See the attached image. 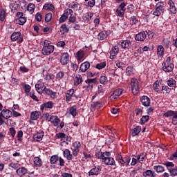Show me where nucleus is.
<instances>
[{
    "instance_id": "39448f33",
    "label": "nucleus",
    "mask_w": 177,
    "mask_h": 177,
    "mask_svg": "<svg viewBox=\"0 0 177 177\" xmlns=\"http://www.w3.org/2000/svg\"><path fill=\"white\" fill-rule=\"evenodd\" d=\"M24 35H22L21 32H14L10 36L11 41L16 42L18 39V44H21L24 39H23Z\"/></svg>"
},
{
    "instance_id": "79ce46f5",
    "label": "nucleus",
    "mask_w": 177,
    "mask_h": 177,
    "mask_svg": "<svg viewBox=\"0 0 177 177\" xmlns=\"http://www.w3.org/2000/svg\"><path fill=\"white\" fill-rule=\"evenodd\" d=\"M153 91H155V92H157L158 93H161V91H160V81L157 80L155 82L153 85Z\"/></svg>"
},
{
    "instance_id": "f03ea898",
    "label": "nucleus",
    "mask_w": 177,
    "mask_h": 177,
    "mask_svg": "<svg viewBox=\"0 0 177 177\" xmlns=\"http://www.w3.org/2000/svg\"><path fill=\"white\" fill-rule=\"evenodd\" d=\"M116 161H118L120 167H129V162H131V158L129 156L122 157V156L118 155L116 157Z\"/></svg>"
},
{
    "instance_id": "603ef678",
    "label": "nucleus",
    "mask_w": 177,
    "mask_h": 177,
    "mask_svg": "<svg viewBox=\"0 0 177 177\" xmlns=\"http://www.w3.org/2000/svg\"><path fill=\"white\" fill-rule=\"evenodd\" d=\"M8 167H10V168H12V169L17 171V169H19V167H20V164L17 162H11L8 165Z\"/></svg>"
},
{
    "instance_id": "423d86ee",
    "label": "nucleus",
    "mask_w": 177,
    "mask_h": 177,
    "mask_svg": "<svg viewBox=\"0 0 177 177\" xmlns=\"http://www.w3.org/2000/svg\"><path fill=\"white\" fill-rule=\"evenodd\" d=\"M84 82L87 84V85L83 86L82 88L84 89V91H89V89H93V84H96L97 82V80L96 78H88L84 81Z\"/></svg>"
},
{
    "instance_id": "e2e57ef3",
    "label": "nucleus",
    "mask_w": 177,
    "mask_h": 177,
    "mask_svg": "<svg viewBox=\"0 0 177 177\" xmlns=\"http://www.w3.org/2000/svg\"><path fill=\"white\" fill-rule=\"evenodd\" d=\"M75 21H77V17H75V15H72L69 17L68 24H71V23H75Z\"/></svg>"
},
{
    "instance_id": "a18cd8bd",
    "label": "nucleus",
    "mask_w": 177,
    "mask_h": 177,
    "mask_svg": "<svg viewBox=\"0 0 177 177\" xmlns=\"http://www.w3.org/2000/svg\"><path fill=\"white\" fill-rule=\"evenodd\" d=\"M59 161V156L54 155L50 158V163L52 165L56 164Z\"/></svg>"
},
{
    "instance_id": "052dcab7",
    "label": "nucleus",
    "mask_w": 177,
    "mask_h": 177,
    "mask_svg": "<svg viewBox=\"0 0 177 177\" xmlns=\"http://www.w3.org/2000/svg\"><path fill=\"white\" fill-rule=\"evenodd\" d=\"M145 32L146 35H148L149 39L154 38V32L150 30H147Z\"/></svg>"
},
{
    "instance_id": "a878e982",
    "label": "nucleus",
    "mask_w": 177,
    "mask_h": 177,
    "mask_svg": "<svg viewBox=\"0 0 177 177\" xmlns=\"http://www.w3.org/2000/svg\"><path fill=\"white\" fill-rule=\"evenodd\" d=\"M167 3L169 6L171 13H172L173 15H176V7L175 6V3L174 2V1L169 0Z\"/></svg>"
},
{
    "instance_id": "3c124183",
    "label": "nucleus",
    "mask_w": 177,
    "mask_h": 177,
    "mask_svg": "<svg viewBox=\"0 0 177 177\" xmlns=\"http://www.w3.org/2000/svg\"><path fill=\"white\" fill-rule=\"evenodd\" d=\"M27 10L30 12V13H34L35 10V4L30 3L27 6Z\"/></svg>"
},
{
    "instance_id": "69168bd1",
    "label": "nucleus",
    "mask_w": 177,
    "mask_h": 177,
    "mask_svg": "<svg viewBox=\"0 0 177 177\" xmlns=\"http://www.w3.org/2000/svg\"><path fill=\"white\" fill-rule=\"evenodd\" d=\"M35 20H36V21H38L39 23H40V21H42V15L40 14V12H37L35 15Z\"/></svg>"
},
{
    "instance_id": "a211bd4d",
    "label": "nucleus",
    "mask_w": 177,
    "mask_h": 177,
    "mask_svg": "<svg viewBox=\"0 0 177 177\" xmlns=\"http://www.w3.org/2000/svg\"><path fill=\"white\" fill-rule=\"evenodd\" d=\"M91 67V63L89 62H84L81 64L79 73H85Z\"/></svg>"
},
{
    "instance_id": "774afa93",
    "label": "nucleus",
    "mask_w": 177,
    "mask_h": 177,
    "mask_svg": "<svg viewBox=\"0 0 177 177\" xmlns=\"http://www.w3.org/2000/svg\"><path fill=\"white\" fill-rule=\"evenodd\" d=\"M52 20V12H48L45 15V21L49 23Z\"/></svg>"
},
{
    "instance_id": "c756f323",
    "label": "nucleus",
    "mask_w": 177,
    "mask_h": 177,
    "mask_svg": "<svg viewBox=\"0 0 177 177\" xmlns=\"http://www.w3.org/2000/svg\"><path fill=\"white\" fill-rule=\"evenodd\" d=\"M44 136H45V133L44 131H40V132L37 133L33 136V139L36 142H41V140H42V138H44Z\"/></svg>"
},
{
    "instance_id": "20e7f679",
    "label": "nucleus",
    "mask_w": 177,
    "mask_h": 177,
    "mask_svg": "<svg viewBox=\"0 0 177 177\" xmlns=\"http://www.w3.org/2000/svg\"><path fill=\"white\" fill-rule=\"evenodd\" d=\"M131 91L133 95H138L140 91L139 87V81L136 78H132L131 80Z\"/></svg>"
},
{
    "instance_id": "4c0bfd02",
    "label": "nucleus",
    "mask_w": 177,
    "mask_h": 177,
    "mask_svg": "<svg viewBox=\"0 0 177 177\" xmlns=\"http://www.w3.org/2000/svg\"><path fill=\"white\" fill-rule=\"evenodd\" d=\"M153 169L157 174H162L165 171V168L161 165L153 166Z\"/></svg>"
},
{
    "instance_id": "dca6fc26",
    "label": "nucleus",
    "mask_w": 177,
    "mask_h": 177,
    "mask_svg": "<svg viewBox=\"0 0 177 177\" xmlns=\"http://www.w3.org/2000/svg\"><path fill=\"white\" fill-rule=\"evenodd\" d=\"M131 46L132 41L128 39L123 40L120 44L122 49H124V50H129V48H131Z\"/></svg>"
},
{
    "instance_id": "338daca9",
    "label": "nucleus",
    "mask_w": 177,
    "mask_h": 177,
    "mask_svg": "<svg viewBox=\"0 0 177 177\" xmlns=\"http://www.w3.org/2000/svg\"><path fill=\"white\" fill-rule=\"evenodd\" d=\"M163 116L166 117L167 118H168V117H173L174 116V111H172V110L167 111L166 113H165L163 114Z\"/></svg>"
},
{
    "instance_id": "c85d7f7f",
    "label": "nucleus",
    "mask_w": 177,
    "mask_h": 177,
    "mask_svg": "<svg viewBox=\"0 0 177 177\" xmlns=\"http://www.w3.org/2000/svg\"><path fill=\"white\" fill-rule=\"evenodd\" d=\"M142 175L144 177H156L157 174H156V171L152 170H146L143 171Z\"/></svg>"
},
{
    "instance_id": "49530a36",
    "label": "nucleus",
    "mask_w": 177,
    "mask_h": 177,
    "mask_svg": "<svg viewBox=\"0 0 177 177\" xmlns=\"http://www.w3.org/2000/svg\"><path fill=\"white\" fill-rule=\"evenodd\" d=\"M126 74L129 77L130 75H132L133 74V66H129L126 68Z\"/></svg>"
},
{
    "instance_id": "bb28decb",
    "label": "nucleus",
    "mask_w": 177,
    "mask_h": 177,
    "mask_svg": "<svg viewBox=\"0 0 177 177\" xmlns=\"http://www.w3.org/2000/svg\"><path fill=\"white\" fill-rule=\"evenodd\" d=\"M108 37L109 35L107 34V31L103 30L97 35V39H98V41H103L104 39H106V38H107Z\"/></svg>"
},
{
    "instance_id": "8fccbe9b",
    "label": "nucleus",
    "mask_w": 177,
    "mask_h": 177,
    "mask_svg": "<svg viewBox=\"0 0 177 177\" xmlns=\"http://www.w3.org/2000/svg\"><path fill=\"white\" fill-rule=\"evenodd\" d=\"M5 19H6V11L1 9L0 11V21H5Z\"/></svg>"
},
{
    "instance_id": "393cba45",
    "label": "nucleus",
    "mask_w": 177,
    "mask_h": 177,
    "mask_svg": "<svg viewBox=\"0 0 177 177\" xmlns=\"http://www.w3.org/2000/svg\"><path fill=\"white\" fill-rule=\"evenodd\" d=\"M142 131V127L137 126L135 128L131 129V135L133 138H135V136H138L139 133Z\"/></svg>"
},
{
    "instance_id": "13d9d810",
    "label": "nucleus",
    "mask_w": 177,
    "mask_h": 177,
    "mask_svg": "<svg viewBox=\"0 0 177 177\" xmlns=\"http://www.w3.org/2000/svg\"><path fill=\"white\" fill-rule=\"evenodd\" d=\"M131 24L132 26L138 24L139 20L138 19V17L136 16H131L130 18Z\"/></svg>"
},
{
    "instance_id": "cd10ccee",
    "label": "nucleus",
    "mask_w": 177,
    "mask_h": 177,
    "mask_svg": "<svg viewBox=\"0 0 177 177\" xmlns=\"http://www.w3.org/2000/svg\"><path fill=\"white\" fill-rule=\"evenodd\" d=\"M124 88H118L113 91V93L111 95V97L113 99H118L120 96L122 94Z\"/></svg>"
},
{
    "instance_id": "6ab92c4d",
    "label": "nucleus",
    "mask_w": 177,
    "mask_h": 177,
    "mask_svg": "<svg viewBox=\"0 0 177 177\" xmlns=\"http://www.w3.org/2000/svg\"><path fill=\"white\" fill-rule=\"evenodd\" d=\"M157 55L160 59H162L164 57V55H165V48H164V46L162 45H159L157 46L156 49Z\"/></svg>"
},
{
    "instance_id": "ea45409f",
    "label": "nucleus",
    "mask_w": 177,
    "mask_h": 177,
    "mask_svg": "<svg viewBox=\"0 0 177 177\" xmlns=\"http://www.w3.org/2000/svg\"><path fill=\"white\" fill-rule=\"evenodd\" d=\"M23 88L24 89L25 93L26 95L29 94L31 92V86L30 84L22 83Z\"/></svg>"
},
{
    "instance_id": "72a5a7b5",
    "label": "nucleus",
    "mask_w": 177,
    "mask_h": 177,
    "mask_svg": "<svg viewBox=\"0 0 177 177\" xmlns=\"http://www.w3.org/2000/svg\"><path fill=\"white\" fill-rule=\"evenodd\" d=\"M4 111V119L5 120H8L9 118H12V117H13V113L12 112V111L9 110V109H3Z\"/></svg>"
},
{
    "instance_id": "9b49d317",
    "label": "nucleus",
    "mask_w": 177,
    "mask_h": 177,
    "mask_svg": "<svg viewBox=\"0 0 177 177\" xmlns=\"http://www.w3.org/2000/svg\"><path fill=\"white\" fill-rule=\"evenodd\" d=\"M146 38H147V35H146L145 31L140 32L135 36V40L138 41V42L145 41V39H146Z\"/></svg>"
},
{
    "instance_id": "ddd939ff",
    "label": "nucleus",
    "mask_w": 177,
    "mask_h": 177,
    "mask_svg": "<svg viewBox=\"0 0 177 177\" xmlns=\"http://www.w3.org/2000/svg\"><path fill=\"white\" fill-rule=\"evenodd\" d=\"M55 105V103L52 101H48L47 102L43 103L40 106V110L41 111H44V110H46V109H48L49 110H52L53 109V106Z\"/></svg>"
},
{
    "instance_id": "f8f14e48",
    "label": "nucleus",
    "mask_w": 177,
    "mask_h": 177,
    "mask_svg": "<svg viewBox=\"0 0 177 177\" xmlns=\"http://www.w3.org/2000/svg\"><path fill=\"white\" fill-rule=\"evenodd\" d=\"M75 93V91L73 88L68 90L65 93L66 102H71L73 100V97H74Z\"/></svg>"
},
{
    "instance_id": "c03bdc74",
    "label": "nucleus",
    "mask_w": 177,
    "mask_h": 177,
    "mask_svg": "<svg viewBox=\"0 0 177 177\" xmlns=\"http://www.w3.org/2000/svg\"><path fill=\"white\" fill-rule=\"evenodd\" d=\"M168 171L171 175V176H177V165L174 168H169Z\"/></svg>"
},
{
    "instance_id": "2eb2a0df",
    "label": "nucleus",
    "mask_w": 177,
    "mask_h": 177,
    "mask_svg": "<svg viewBox=\"0 0 177 177\" xmlns=\"http://www.w3.org/2000/svg\"><path fill=\"white\" fill-rule=\"evenodd\" d=\"M28 172V170L25 167H19L16 170V174L19 177H23L27 175Z\"/></svg>"
},
{
    "instance_id": "b1692460",
    "label": "nucleus",
    "mask_w": 177,
    "mask_h": 177,
    "mask_svg": "<svg viewBox=\"0 0 177 177\" xmlns=\"http://www.w3.org/2000/svg\"><path fill=\"white\" fill-rule=\"evenodd\" d=\"M83 156L84 160H88L89 158L90 160L93 158V155L92 154V152L91 151L88 150V149H84L83 150Z\"/></svg>"
},
{
    "instance_id": "5fc2aeb1",
    "label": "nucleus",
    "mask_w": 177,
    "mask_h": 177,
    "mask_svg": "<svg viewBox=\"0 0 177 177\" xmlns=\"http://www.w3.org/2000/svg\"><path fill=\"white\" fill-rule=\"evenodd\" d=\"M65 75H66V73L63 71H59L56 75V79L58 80V81H60V80H63Z\"/></svg>"
},
{
    "instance_id": "680f3d73",
    "label": "nucleus",
    "mask_w": 177,
    "mask_h": 177,
    "mask_svg": "<svg viewBox=\"0 0 177 177\" xmlns=\"http://www.w3.org/2000/svg\"><path fill=\"white\" fill-rule=\"evenodd\" d=\"M109 82V80H107V77L106 76H101L100 77V83L102 84L103 85H106Z\"/></svg>"
},
{
    "instance_id": "864d4df0",
    "label": "nucleus",
    "mask_w": 177,
    "mask_h": 177,
    "mask_svg": "<svg viewBox=\"0 0 177 177\" xmlns=\"http://www.w3.org/2000/svg\"><path fill=\"white\" fill-rule=\"evenodd\" d=\"M16 21H19L20 26H24L27 21V18L26 17H22L21 18L16 19Z\"/></svg>"
},
{
    "instance_id": "58836bf2",
    "label": "nucleus",
    "mask_w": 177,
    "mask_h": 177,
    "mask_svg": "<svg viewBox=\"0 0 177 177\" xmlns=\"http://www.w3.org/2000/svg\"><path fill=\"white\" fill-rule=\"evenodd\" d=\"M43 9L44 10H55V6L52 3H46L44 6Z\"/></svg>"
},
{
    "instance_id": "aec40b11",
    "label": "nucleus",
    "mask_w": 177,
    "mask_h": 177,
    "mask_svg": "<svg viewBox=\"0 0 177 177\" xmlns=\"http://www.w3.org/2000/svg\"><path fill=\"white\" fill-rule=\"evenodd\" d=\"M35 86L36 88L37 92H38V93H40V95H42V93L45 92V89H46V86H45V84H44L43 83L36 84Z\"/></svg>"
},
{
    "instance_id": "4d7b16f0",
    "label": "nucleus",
    "mask_w": 177,
    "mask_h": 177,
    "mask_svg": "<svg viewBox=\"0 0 177 177\" xmlns=\"http://www.w3.org/2000/svg\"><path fill=\"white\" fill-rule=\"evenodd\" d=\"M106 66V62H100V64H97L95 68H97V70H102V68H104Z\"/></svg>"
},
{
    "instance_id": "473e14b6",
    "label": "nucleus",
    "mask_w": 177,
    "mask_h": 177,
    "mask_svg": "<svg viewBox=\"0 0 177 177\" xmlns=\"http://www.w3.org/2000/svg\"><path fill=\"white\" fill-rule=\"evenodd\" d=\"M39 115H41V112L37 111H32L30 113V120L35 121L39 118Z\"/></svg>"
},
{
    "instance_id": "9d476101",
    "label": "nucleus",
    "mask_w": 177,
    "mask_h": 177,
    "mask_svg": "<svg viewBox=\"0 0 177 177\" xmlns=\"http://www.w3.org/2000/svg\"><path fill=\"white\" fill-rule=\"evenodd\" d=\"M101 171H102V167L99 165L95 166L88 171V176H93L94 175H95V176H97V175L100 174Z\"/></svg>"
},
{
    "instance_id": "7c9ffc66",
    "label": "nucleus",
    "mask_w": 177,
    "mask_h": 177,
    "mask_svg": "<svg viewBox=\"0 0 177 177\" xmlns=\"http://www.w3.org/2000/svg\"><path fill=\"white\" fill-rule=\"evenodd\" d=\"M34 166L36 167V168H41V167H42V159L39 157H35Z\"/></svg>"
},
{
    "instance_id": "f257e3e1",
    "label": "nucleus",
    "mask_w": 177,
    "mask_h": 177,
    "mask_svg": "<svg viewBox=\"0 0 177 177\" xmlns=\"http://www.w3.org/2000/svg\"><path fill=\"white\" fill-rule=\"evenodd\" d=\"M52 42L49 40H45L44 41L43 48L41 50V53L44 56H48L51 53H53L55 50V46L51 45Z\"/></svg>"
},
{
    "instance_id": "de8ad7c7",
    "label": "nucleus",
    "mask_w": 177,
    "mask_h": 177,
    "mask_svg": "<svg viewBox=\"0 0 177 177\" xmlns=\"http://www.w3.org/2000/svg\"><path fill=\"white\" fill-rule=\"evenodd\" d=\"M120 52V48H118V46H114L112 47L110 54L111 55H118Z\"/></svg>"
},
{
    "instance_id": "f704fd0d",
    "label": "nucleus",
    "mask_w": 177,
    "mask_h": 177,
    "mask_svg": "<svg viewBox=\"0 0 177 177\" xmlns=\"http://www.w3.org/2000/svg\"><path fill=\"white\" fill-rule=\"evenodd\" d=\"M95 156L96 157V158H97L98 160H102L104 158L105 156H106V152H101L99 150H97L95 151Z\"/></svg>"
},
{
    "instance_id": "6e6d98bb",
    "label": "nucleus",
    "mask_w": 177,
    "mask_h": 177,
    "mask_svg": "<svg viewBox=\"0 0 177 177\" xmlns=\"http://www.w3.org/2000/svg\"><path fill=\"white\" fill-rule=\"evenodd\" d=\"M64 15L68 18V16H73L74 15V11L70 8H67L64 10Z\"/></svg>"
},
{
    "instance_id": "37998d69",
    "label": "nucleus",
    "mask_w": 177,
    "mask_h": 177,
    "mask_svg": "<svg viewBox=\"0 0 177 177\" xmlns=\"http://www.w3.org/2000/svg\"><path fill=\"white\" fill-rule=\"evenodd\" d=\"M149 120H150V116L143 115V116H142V118L140 120V124L141 125H144V124H146V122H147V121H149Z\"/></svg>"
},
{
    "instance_id": "0eeeda50",
    "label": "nucleus",
    "mask_w": 177,
    "mask_h": 177,
    "mask_svg": "<svg viewBox=\"0 0 177 177\" xmlns=\"http://www.w3.org/2000/svg\"><path fill=\"white\" fill-rule=\"evenodd\" d=\"M160 3H162V2L160 1L156 3V9L153 12V16H156L157 17H160L164 13V6Z\"/></svg>"
},
{
    "instance_id": "c9c22d12",
    "label": "nucleus",
    "mask_w": 177,
    "mask_h": 177,
    "mask_svg": "<svg viewBox=\"0 0 177 177\" xmlns=\"http://www.w3.org/2000/svg\"><path fill=\"white\" fill-rule=\"evenodd\" d=\"M84 56H85V52L84 50H80L76 53V58L78 62L82 60V59H84Z\"/></svg>"
},
{
    "instance_id": "a19ab883",
    "label": "nucleus",
    "mask_w": 177,
    "mask_h": 177,
    "mask_svg": "<svg viewBox=\"0 0 177 177\" xmlns=\"http://www.w3.org/2000/svg\"><path fill=\"white\" fill-rule=\"evenodd\" d=\"M167 85L168 86L173 87V88H176V81L174 80L173 78H169L167 81Z\"/></svg>"
},
{
    "instance_id": "7ed1b4c3",
    "label": "nucleus",
    "mask_w": 177,
    "mask_h": 177,
    "mask_svg": "<svg viewBox=\"0 0 177 177\" xmlns=\"http://www.w3.org/2000/svg\"><path fill=\"white\" fill-rule=\"evenodd\" d=\"M111 156V153L110 151H105V156L104 159H102L103 162L105 165H111V166H115V160L113 158L110 157Z\"/></svg>"
},
{
    "instance_id": "1a4fd4ad",
    "label": "nucleus",
    "mask_w": 177,
    "mask_h": 177,
    "mask_svg": "<svg viewBox=\"0 0 177 177\" xmlns=\"http://www.w3.org/2000/svg\"><path fill=\"white\" fill-rule=\"evenodd\" d=\"M162 68L165 73H172V71H174V68H175V64H165L162 62Z\"/></svg>"
},
{
    "instance_id": "5701e85b",
    "label": "nucleus",
    "mask_w": 177,
    "mask_h": 177,
    "mask_svg": "<svg viewBox=\"0 0 177 177\" xmlns=\"http://www.w3.org/2000/svg\"><path fill=\"white\" fill-rule=\"evenodd\" d=\"M63 156L68 161H71L73 160V154H71V151L68 149H65V150L63 152Z\"/></svg>"
},
{
    "instance_id": "09e8293b",
    "label": "nucleus",
    "mask_w": 177,
    "mask_h": 177,
    "mask_svg": "<svg viewBox=\"0 0 177 177\" xmlns=\"http://www.w3.org/2000/svg\"><path fill=\"white\" fill-rule=\"evenodd\" d=\"M29 96H30V97H31L35 102H39V100L38 99V97H37V95H35V91L32 90L29 93Z\"/></svg>"
},
{
    "instance_id": "4468645a",
    "label": "nucleus",
    "mask_w": 177,
    "mask_h": 177,
    "mask_svg": "<svg viewBox=\"0 0 177 177\" xmlns=\"http://www.w3.org/2000/svg\"><path fill=\"white\" fill-rule=\"evenodd\" d=\"M142 106L145 107H150V103H151V100L147 95H143L140 99Z\"/></svg>"
},
{
    "instance_id": "2f4dec72",
    "label": "nucleus",
    "mask_w": 177,
    "mask_h": 177,
    "mask_svg": "<svg viewBox=\"0 0 177 177\" xmlns=\"http://www.w3.org/2000/svg\"><path fill=\"white\" fill-rule=\"evenodd\" d=\"M84 82V80H82V76L81 75H77L75 77V82L74 85L75 86H78V85H81Z\"/></svg>"
},
{
    "instance_id": "412c9836",
    "label": "nucleus",
    "mask_w": 177,
    "mask_h": 177,
    "mask_svg": "<svg viewBox=\"0 0 177 177\" xmlns=\"http://www.w3.org/2000/svg\"><path fill=\"white\" fill-rule=\"evenodd\" d=\"M44 92L46 95H48V96H50L51 99H56L57 96V93L52 91L50 88H48L46 87V89L44 90Z\"/></svg>"
},
{
    "instance_id": "f3484780",
    "label": "nucleus",
    "mask_w": 177,
    "mask_h": 177,
    "mask_svg": "<svg viewBox=\"0 0 177 177\" xmlns=\"http://www.w3.org/2000/svg\"><path fill=\"white\" fill-rule=\"evenodd\" d=\"M48 121H50L51 124H53L54 127H59L60 124V119L57 115H50Z\"/></svg>"
},
{
    "instance_id": "e433bc0d",
    "label": "nucleus",
    "mask_w": 177,
    "mask_h": 177,
    "mask_svg": "<svg viewBox=\"0 0 177 177\" xmlns=\"http://www.w3.org/2000/svg\"><path fill=\"white\" fill-rule=\"evenodd\" d=\"M69 114H71L73 118H75L77 116V105H73L70 108Z\"/></svg>"
},
{
    "instance_id": "6e6552de",
    "label": "nucleus",
    "mask_w": 177,
    "mask_h": 177,
    "mask_svg": "<svg viewBox=\"0 0 177 177\" xmlns=\"http://www.w3.org/2000/svg\"><path fill=\"white\" fill-rule=\"evenodd\" d=\"M70 62V55L68 53H61V58H60V63L62 66H66V64H68Z\"/></svg>"
},
{
    "instance_id": "0e129e2a",
    "label": "nucleus",
    "mask_w": 177,
    "mask_h": 177,
    "mask_svg": "<svg viewBox=\"0 0 177 177\" xmlns=\"http://www.w3.org/2000/svg\"><path fill=\"white\" fill-rule=\"evenodd\" d=\"M96 4V1L95 0H88V1H87L86 3V6H88V8H93V6H95V5Z\"/></svg>"
},
{
    "instance_id": "4be33fe9",
    "label": "nucleus",
    "mask_w": 177,
    "mask_h": 177,
    "mask_svg": "<svg viewBox=\"0 0 177 177\" xmlns=\"http://www.w3.org/2000/svg\"><path fill=\"white\" fill-rule=\"evenodd\" d=\"M137 157L138 162H140V164H143L144 161H146V160L147 159V153L142 152L138 155Z\"/></svg>"
},
{
    "instance_id": "bf43d9fd",
    "label": "nucleus",
    "mask_w": 177,
    "mask_h": 177,
    "mask_svg": "<svg viewBox=\"0 0 177 177\" xmlns=\"http://www.w3.org/2000/svg\"><path fill=\"white\" fill-rule=\"evenodd\" d=\"M68 31H70V30L68 29V28H67L66 24H63L61 26V32H62V34H68Z\"/></svg>"
}]
</instances>
